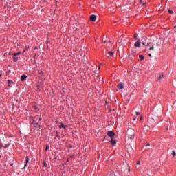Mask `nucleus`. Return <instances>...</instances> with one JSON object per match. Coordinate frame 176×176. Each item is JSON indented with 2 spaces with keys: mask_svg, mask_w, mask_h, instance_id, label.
<instances>
[{
  "mask_svg": "<svg viewBox=\"0 0 176 176\" xmlns=\"http://www.w3.org/2000/svg\"><path fill=\"white\" fill-rule=\"evenodd\" d=\"M134 45L135 46V47H140V46H141V41L138 40V41H136Z\"/></svg>",
  "mask_w": 176,
  "mask_h": 176,
  "instance_id": "obj_6",
  "label": "nucleus"
},
{
  "mask_svg": "<svg viewBox=\"0 0 176 176\" xmlns=\"http://www.w3.org/2000/svg\"><path fill=\"white\" fill-rule=\"evenodd\" d=\"M43 164H44V166L46 167V163H45V162H44V163H43Z\"/></svg>",
  "mask_w": 176,
  "mask_h": 176,
  "instance_id": "obj_29",
  "label": "nucleus"
},
{
  "mask_svg": "<svg viewBox=\"0 0 176 176\" xmlns=\"http://www.w3.org/2000/svg\"><path fill=\"white\" fill-rule=\"evenodd\" d=\"M168 13H170V14H173V13H174V12H173V10H168Z\"/></svg>",
  "mask_w": 176,
  "mask_h": 176,
  "instance_id": "obj_18",
  "label": "nucleus"
},
{
  "mask_svg": "<svg viewBox=\"0 0 176 176\" xmlns=\"http://www.w3.org/2000/svg\"><path fill=\"white\" fill-rule=\"evenodd\" d=\"M148 56H149V57H152V54H149Z\"/></svg>",
  "mask_w": 176,
  "mask_h": 176,
  "instance_id": "obj_28",
  "label": "nucleus"
},
{
  "mask_svg": "<svg viewBox=\"0 0 176 176\" xmlns=\"http://www.w3.org/2000/svg\"><path fill=\"white\" fill-rule=\"evenodd\" d=\"M146 146H151V144H148L146 145Z\"/></svg>",
  "mask_w": 176,
  "mask_h": 176,
  "instance_id": "obj_25",
  "label": "nucleus"
},
{
  "mask_svg": "<svg viewBox=\"0 0 176 176\" xmlns=\"http://www.w3.org/2000/svg\"><path fill=\"white\" fill-rule=\"evenodd\" d=\"M138 36V34H134V38H135V39H137V37Z\"/></svg>",
  "mask_w": 176,
  "mask_h": 176,
  "instance_id": "obj_20",
  "label": "nucleus"
},
{
  "mask_svg": "<svg viewBox=\"0 0 176 176\" xmlns=\"http://www.w3.org/2000/svg\"><path fill=\"white\" fill-rule=\"evenodd\" d=\"M38 123H35L34 124V127H38Z\"/></svg>",
  "mask_w": 176,
  "mask_h": 176,
  "instance_id": "obj_23",
  "label": "nucleus"
},
{
  "mask_svg": "<svg viewBox=\"0 0 176 176\" xmlns=\"http://www.w3.org/2000/svg\"><path fill=\"white\" fill-rule=\"evenodd\" d=\"M119 43H121V45H125L126 44V39H124L123 41H119Z\"/></svg>",
  "mask_w": 176,
  "mask_h": 176,
  "instance_id": "obj_12",
  "label": "nucleus"
},
{
  "mask_svg": "<svg viewBox=\"0 0 176 176\" xmlns=\"http://www.w3.org/2000/svg\"><path fill=\"white\" fill-rule=\"evenodd\" d=\"M89 20H90L91 21H96V20H97V16H96V15H94V14L91 15V16H89Z\"/></svg>",
  "mask_w": 176,
  "mask_h": 176,
  "instance_id": "obj_3",
  "label": "nucleus"
},
{
  "mask_svg": "<svg viewBox=\"0 0 176 176\" xmlns=\"http://www.w3.org/2000/svg\"><path fill=\"white\" fill-rule=\"evenodd\" d=\"M147 46L148 47H150L149 50H153V49H155V47H153V43H148Z\"/></svg>",
  "mask_w": 176,
  "mask_h": 176,
  "instance_id": "obj_4",
  "label": "nucleus"
},
{
  "mask_svg": "<svg viewBox=\"0 0 176 176\" xmlns=\"http://www.w3.org/2000/svg\"><path fill=\"white\" fill-rule=\"evenodd\" d=\"M107 135H109V137H110V138H111V139L115 138V133L112 131H109L107 133Z\"/></svg>",
  "mask_w": 176,
  "mask_h": 176,
  "instance_id": "obj_2",
  "label": "nucleus"
},
{
  "mask_svg": "<svg viewBox=\"0 0 176 176\" xmlns=\"http://www.w3.org/2000/svg\"><path fill=\"white\" fill-rule=\"evenodd\" d=\"M45 151H49V146H46Z\"/></svg>",
  "mask_w": 176,
  "mask_h": 176,
  "instance_id": "obj_22",
  "label": "nucleus"
},
{
  "mask_svg": "<svg viewBox=\"0 0 176 176\" xmlns=\"http://www.w3.org/2000/svg\"><path fill=\"white\" fill-rule=\"evenodd\" d=\"M107 42V41H103V43H105Z\"/></svg>",
  "mask_w": 176,
  "mask_h": 176,
  "instance_id": "obj_30",
  "label": "nucleus"
},
{
  "mask_svg": "<svg viewBox=\"0 0 176 176\" xmlns=\"http://www.w3.org/2000/svg\"><path fill=\"white\" fill-rule=\"evenodd\" d=\"M98 69H100V67H98Z\"/></svg>",
  "mask_w": 176,
  "mask_h": 176,
  "instance_id": "obj_34",
  "label": "nucleus"
},
{
  "mask_svg": "<svg viewBox=\"0 0 176 176\" xmlns=\"http://www.w3.org/2000/svg\"><path fill=\"white\" fill-rule=\"evenodd\" d=\"M109 43H112V41H109Z\"/></svg>",
  "mask_w": 176,
  "mask_h": 176,
  "instance_id": "obj_27",
  "label": "nucleus"
},
{
  "mask_svg": "<svg viewBox=\"0 0 176 176\" xmlns=\"http://www.w3.org/2000/svg\"><path fill=\"white\" fill-rule=\"evenodd\" d=\"M131 131H133L132 129H129L127 131V133L129 134V138H130V140H133V138H134V133H131Z\"/></svg>",
  "mask_w": 176,
  "mask_h": 176,
  "instance_id": "obj_1",
  "label": "nucleus"
},
{
  "mask_svg": "<svg viewBox=\"0 0 176 176\" xmlns=\"http://www.w3.org/2000/svg\"><path fill=\"white\" fill-rule=\"evenodd\" d=\"M140 3H143V5H145V3H142V0H140Z\"/></svg>",
  "mask_w": 176,
  "mask_h": 176,
  "instance_id": "obj_24",
  "label": "nucleus"
},
{
  "mask_svg": "<svg viewBox=\"0 0 176 176\" xmlns=\"http://www.w3.org/2000/svg\"><path fill=\"white\" fill-rule=\"evenodd\" d=\"M133 121H135V118H133Z\"/></svg>",
  "mask_w": 176,
  "mask_h": 176,
  "instance_id": "obj_32",
  "label": "nucleus"
},
{
  "mask_svg": "<svg viewBox=\"0 0 176 176\" xmlns=\"http://www.w3.org/2000/svg\"><path fill=\"white\" fill-rule=\"evenodd\" d=\"M135 115H136V116H140V112L136 111V112H135Z\"/></svg>",
  "mask_w": 176,
  "mask_h": 176,
  "instance_id": "obj_21",
  "label": "nucleus"
},
{
  "mask_svg": "<svg viewBox=\"0 0 176 176\" xmlns=\"http://www.w3.org/2000/svg\"><path fill=\"white\" fill-rule=\"evenodd\" d=\"M172 155H173V156H175V155H176V153H175V151H172Z\"/></svg>",
  "mask_w": 176,
  "mask_h": 176,
  "instance_id": "obj_19",
  "label": "nucleus"
},
{
  "mask_svg": "<svg viewBox=\"0 0 176 176\" xmlns=\"http://www.w3.org/2000/svg\"><path fill=\"white\" fill-rule=\"evenodd\" d=\"M111 144L113 146L116 145V140H113V139H111Z\"/></svg>",
  "mask_w": 176,
  "mask_h": 176,
  "instance_id": "obj_10",
  "label": "nucleus"
},
{
  "mask_svg": "<svg viewBox=\"0 0 176 176\" xmlns=\"http://www.w3.org/2000/svg\"><path fill=\"white\" fill-rule=\"evenodd\" d=\"M8 82L10 87H12V85H14V82H13V81H12V80H8Z\"/></svg>",
  "mask_w": 176,
  "mask_h": 176,
  "instance_id": "obj_9",
  "label": "nucleus"
},
{
  "mask_svg": "<svg viewBox=\"0 0 176 176\" xmlns=\"http://www.w3.org/2000/svg\"><path fill=\"white\" fill-rule=\"evenodd\" d=\"M142 45H145V43H142Z\"/></svg>",
  "mask_w": 176,
  "mask_h": 176,
  "instance_id": "obj_33",
  "label": "nucleus"
},
{
  "mask_svg": "<svg viewBox=\"0 0 176 176\" xmlns=\"http://www.w3.org/2000/svg\"><path fill=\"white\" fill-rule=\"evenodd\" d=\"M18 60H19V58L14 56V63H17Z\"/></svg>",
  "mask_w": 176,
  "mask_h": 176,
  "instance_id": "obj_15",
  "label": "nucleus"
},
{
  "mask_svg": "<svg viewBox=\"0 0 176 176\" xmlns=\"http://www.w3.org/2000/svg\"><path fill=\"white\" fill-rule=\"evenodd\" d=\"M59 127L60 129H66L68 126L64 125V124L61 123V125Z\"/></svg>",
  "mask_w": 176,
  "mask_h": 176,
  "instance_id": "obj_11",
  "label": "nucleus"
},
{
  "mask_svg": "<svg viewBox=\"0 0 176 176\" xmlns=\"http://www.w3.org/2000/svg\"><path fill=\"white\" fill-rule=\"evenodd\" d=\"M108 54L110 56V57H113V52H108Z\"/></svg>",
  "mask_w": 176,
  "mask_h": 176,
  "instance_id": "obj_13",
  "label": "nucleus"
},
{
  "mask_svg": "<svg viewBox=\"0 0 176 176\" xmlns=\"http://www.w3.org/2000/svg\"><path fill=\"white\" fill-rule=\"evenodd\" d=\"M39 120H42V118H39Z\"/></svg>",
  "mask_w": 176,
  "mask_h": 176,
  "instance_id": "obj_31",
  "label": "nucleus"
},
{
  "mask_svg": "<svg viewBox=\"0 0 176 176\" xmlns=\"http://www.w3.org/2000/svg\"><path fill=\"white\" fill-rule=\"evenodd\" d=\"M118 89H119L120 90H122V89H124V85H123V83L120 82L118 86H117Z\"/></svg>",
  "mask_w": 176,
  "mask_h": 176,
  "instance_id": "obj_5",
  "label": "nucleus"
},
{
  "mask_svg": "<svg viewBox=\"0 0 176 176\" xmlns=\"http://www.w3.org/2000/svg\"><path fill=\"white\" fill-rule=\"evenodd\" d=\"M163 78H164V75L161 74L159 76V80H160V79H163Z\"/></svg>",
  "mask_w": 176,
  "mask_h": 176,
  "instance_id": "obj_16",
  "label": "nucleus"
},
{
  "mask_svg": "<svg viewBox=\"0 0 176 176\" xmlns=\"http://www.w3.org/2000/svg\"><path fill=\"white\" fill-rule=\"evenodd\" d=\"M20 54H21V52H19L18 53H14L13 56H20Z\"/></svg>",
  "mask_w": 176,
  "mask_h": 176,
  "instance_id": "obj_14",
  "label": "nucleus"
},
{
  "mask_svg": "<svg viewBox=\"0 0 176 176\" xmlns=\"http://www.w3.org/2000/svg\"><path fill=\"white\" fill-rule=\"evenodd\" d=\"M25 79H27V76L25 74L22 75L21 77V82H24V80H25Z\"/></svg>",
  "mask_w": 176,
  "mask_h": 176,
  "instance_id": "obj_7",
  "label": "nucleus"
},
{
  "mask_svg": "<svg viewBox=\"0 0 176 176\" xmlns=\"http://www.w3.org/2000/svg\"><path fill=\"white\" fill-rule=\"evenodd\" d=\"M25 167H27V164H28V163H30V157L29 156H26V160H25Z\"/></svg>",
  "mask_w": 176,
  "mask_h": 176,
  "instance_id": "obj_8",
  "label": "nucleus"
},
{
  "mask_svg": "<svg viewBox=\"0 0 176 176\" xmlns=\"http://www.w3.org/2000/svg\"><path fill=\"white\" fill-rule=\"evenodd\" d=\"M140 161H138V162H137V164H138V165H140Z\"/></svg>",
  "mask_w": 176,
  "mask_h": 176,
  "instance_id": "obj_26",
  "label": "nucleus"
},
{
  "mask_svg": "<svg viewBox=\"0 0 176 176\" xmlns=\"http://www.w3.org/2000/svg\"><path fill=\"white\" fill-rule=\"evenodd\" d=\"M139 58H140V60H144V57L143 55H140Z\"/></svg>",
  "mask_w": 176,
  "mask_h": 176,
  "instance_id": "obj_17",
  "label": "nucleus"
}]
</instances>
